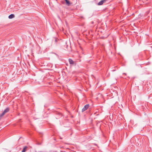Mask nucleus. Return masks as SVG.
<instances>
[{"instance_id": "obj_9", "label": "nucleus", "mask_w": 152, "mask_h": 152, "mask_svg": "<svg viewBox=\"0 0 152 152\" xmlns=\"http://www.w3.org/2000/svg\"><path fill=\"white\" fill-rule=\"evenodd\" d=\"M4 115L2 113L0 115V120H1L2 117Z\"/></svg>"}, {"instance_id": "obj_7", "label": "nucleus", "mask_w": 152, "mask_h": 152, "mask_svg": "<svg viewBox=\"0 0 152 152\" xmlns=\"http://www.w3.org/2000/svg\"><path fill=\"white\" fill-rule=\"evenodd\" d=\"M103 4V1H102V0H101V1H100L98 3V5H102Z\"/></svg>"}, {"instance_id": "obj_12", "label": "nucleus", "mask_w": 152, "mask_h": 152, "mask_svg": "<svg viewBox=\"0 0 152 152\" xmlns=\"http://www.w3.org/2000/svg\"><path fill=\"white\" fill-rule=\"evenodd\" d=\"M123 74L125 75H126V74L125 73H124Z\"/></svg>"}, {"instance_id": "obj_8", "label": "nucleus", "mask_w": 152, "mask_h": 152, "mask_svg": "<svg viewBox=\"0 0 152 152\" xmlns=\"http://www.w3.org/2000/svg\"><path fill=\"white\" fill-rule=\"evenodd\" d=\"M138 57H137L136 58H134V60L136 62L139 61L140 60V59H138Z\"/></svg>"}, {"instance_id": "obj_11", "label": "nucleus", "mask_w": 152, "mask_h": 152, "mask_svg": "<svg viewBox=\"0 0 152 152\" xmlns=\"http://www.w3.org/2000/svg\"><path fill=\"white\" fill-rule=\"evenodd\" d=\"M54 53V54L56 55V56H58V55L56 53Z\"/></svg>"}, {"instance_id": "obj_13", "label": "nucleus", "mask_w": 152, "mask_h": 152, "mask_svg": "<svg viewBox=\"0 0 152 152\" xmlns=\"http://www.w3.org/2000/svg\"><path fill=\"white\" fill-rule=\"evenodd\" d=\"M55 41L56 42V41H57V39H55Z\"/></svg>"}, {"instance_id": "obj_1", "label": "nucleus", "mask_w": 152, "mask_h": 152, "mask_svg": "<svg viewBox=\"0 0 152 152\" xmlns=\"http://www.w3.org/2000/svg\"><path fill=\"white\" fill-rule=\"evenodd\" d=\"M89 107V104H88L85 105L84 107L83 108L82 110V112H83L86 110H87Z\"/></svg>"}, {"instance_id": "obj_2", "label": "nucleus", "mask_w": 152, "mask_h": 152, "mask_svg": "<svg viewBox=\"0 0 152 152\" xmlns=\"http://www.w3.org/2000/svg\"><path fill=\"white\" fill-rule=\"evenodd\" d=\"M9 108H6L2 113L4 115L6 113L8 112L9 111Z\"/></svg>"}, {"instance_id": "obj_4", "label": "nucleus", "mask_w": 152, "mask_h": 152, "mask_svg": "<svg viewBox=\"0 0 152 152\" xmlns=\"http://www.w3.org/2000/svg\"><path fill=\"white\" fill-rule=\"evenodd\" d=\"M28 148V146H24L22 151V152H26Z\"/></svg>"}, {"instance_id": "obj_10", "label": "nucleus", "mask_w": 152, "mask_h": 152, "mask_svg": "<svg viewBox=\"0 0 152 152\" xmlns=\"http://www.w3.org/2000/svg\"><path fill=\"white\" fill-rule=\"evenodd\" d=\"M103 1V3H105L107 0H102Z\"/></svg>"}, {"instance_id": "obj_6", "label": "nucleus", "mask_w": 152, "mask_h": 152, "mask_svg": "<svg viewBox=\"0 0 152 152\" xmlns=\"http://www.w3.org/2000/svg\"><path fill=\"white\" fill-rule=\"evenodd\" d=\"M15 15L13 14H11L9 15L8 16V18L9 19H12L15 17Z\"/></svg>"}, {"instance_id": "obj_5", "label": "nucleus", "mask_w": 152, "mask_h": 152, "mask_svg": "<svg viewBox=\"0 0 152 152\" xmlns=\"http://www.w3.org/2000/svg\"><path fill=\"white\" fill-rule=\"evenodd\" d=\"M69 63L71 64H74V62L73 61L72 59L71 58H69Z\"/></svg>"}, {"instance_id": "obj_14", "label": "nucleus", "mask_w": 152, "mask_h": 152, "mask_svg": "<svg viewBox=\"0 0 152 152\" xmlns=\"http://www.w3.org/2000/svg\"><path fill=\"white\" fill-rule=\"evenodd\" d=\"M115 71V70H113V71Z\"/></svg>"}, {"instance_id": "obj_3", "label": "nucleus", "mask_w": 152, "mask_h": 152, "mask_svg": "<svg viewBox=\"0 0 152 152\" xmlns=\"http://www.w3.org/2000/svg\"><path fill=\"white\" fill-rule=\"evenodd\" d=\"M64 0L65 1L66 4L67 6H69L71 5L72 3H70V1L69 0Z\"/></svg>"}]
</instances>
